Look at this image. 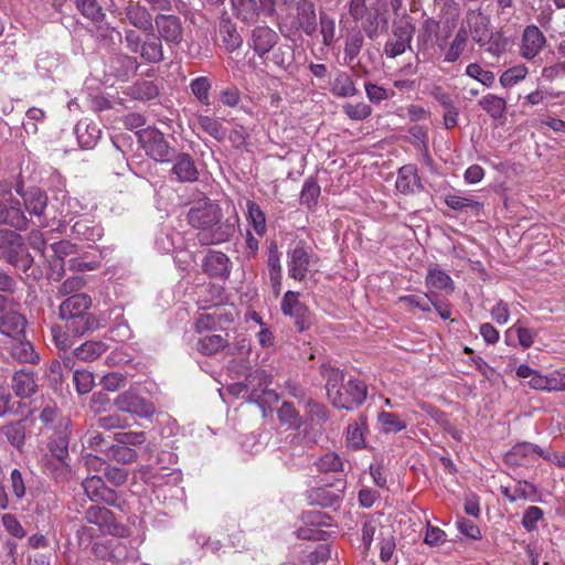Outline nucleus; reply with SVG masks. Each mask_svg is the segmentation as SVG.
Returning <instances> with one entry per match:
<instances>
[{
	"mask_svg": "<svg viewBox=\"0 0 565 565\" xmlns=\"http://www.w3.org/2000/svg\"><path fill=\"white\" fill-rule=\"evenodd\" d=\"M468 34L478 44H483L490 39L489 20L479 11H469L466 15Z\"/></svg>",
	"mask_w": 565,
	"mask_h": 565,
	"instance_id": "dca6fc26",
	"label": "nucleus"
},
{
	"mask_svg": "<svg viewBox=\"0 0 565 565\" xmlns=\"http://www.w3.org/2000/svg\"><path fill=\"white\" fill-rule=\"evenodd\" d=\"M25 318L17 311H9L0 317V332L12 339L24 334Z\"/></svg>",
	"mask_w": 565,
	"mask_h": 565,
	"instance_id": "aec40b11",
	"label": "nucleus"
},
{
	"mask_svg": "<svg viewBox=\"0 0 565 565\" xmlns=\"http://www.w3.org/2000/svg\"><path fill=\"white\" fill-rule=\"evenodd\" d=\"M480 107L493 119H500L507 110V103L502 97L488 94L479 100Z\"/></svg>",
	"mask_w": 565,
	"mask_h": 565,
	"instance_id": "c9c22d12",
	"label": "nucleus"
},
{
	"mask_svg": "<svg viewBox=\"0 0 565 565\" xmlns=\"http://www.w3.org/2000/svg\"><path fill=\"white\" fill-rule=\"evenodd\" d=\"M278 418L282 424H288L292 427H298L300 418L295 407L287 402H284L278 409Z\"/></svg>",
	"mask_w": 565,
	"mask_h": 565,
	"instance_id": "69168bd1",
	"label": "nucleus"
},
{
	"mask_svg": "<svg viewBox=\"0 0 565 565\" xmlns=\"http://www.w3.org/2000/svg\"><path fill=\"white\" fill-rule=\"evenodd\" d=\"M425 284L429 289L444 290L447 294L454 291V281L450 276L438 267L428 269Z\"/></svg>",
	"mask_w": 565,
	"mask_h": 565,
	"instance_id": "c85d7f7f",
	"label": "nucleus"
},
{
	"mask_svg": "<svg viewBox=\"0 0 565 565\" xmlns=\"http://www.w3.org/2000/svg\"><path fill=\"white\" fill-rule=\"evenodd\" d=\"M363 45V36L360 32L350 34L345 41V58L353 61L360 53Z\"/></svg>",
	"mask_w": 565,
	"mask_h": 565,
	"instance_id": "e2e57ef3",
	"label": "nucleus"
},
{
	"mask_svg": "<svg viewBox=\"0 0 565 565\" xmlns=\"http://www.w3.org/2000/svg\"><path fill=\"white\" fill-rule=\"evenodd\" d=\"M138 134V139L142 145L146 153L156 161H169L173 149L164 139L163 134L153 127L141 129Z\"/></svg>",
	"mask_w": 565,
	"mask_h": 565,
	"instance_id": "20e7f679",
	"label": "nucleus"
},
{
	"mask_svg": "<svg viewBox=\"0 0 565 565\" xmlns=\"http://www.w3.org/2000/svg\"><path fill=\"white\" fill-rule=\"evenodd\" d=\"M246 207L248 224L258 236H264L267 231L265 213L260 206L252 200L247 201Z\"/></svg>",
	"mask_w": 565,
	"mask_h": 565,
	"instance_id": "72a5a7b5",
	"label": "nucleus"
},
{
	"mask_svg": "<svg viewBox=\"0 0 565 565\" xmlns=\"http://www.w3.org/2000/svg\"><path fill=\"white\" fill-rule=\"evenodd\" d=\"M330 92L337 97H352L356 95L358 89L350 74L339 72L330 84Z\"/></svg>",
	"mask_w": 565,
	"mask_h": 565,
	"instance_id": "b1692460",
	"label": "nucleus"
},
{
	"mask_svg": "<svg viewBox=\"0 0 565 565\" xmlns=\"http://www.w3.org/2000/svg\"><path fill=\"white\" fill-rule=\"evenodd\" d=\"M171 172L180 182H194L199 178V171L195 162L186 153H179L174 158Z\"/></svg>",
	"mask_w": 565,
	"mask_h": 565,
	"instance_id": "6ab92c4d",
	"label": "nucleus"
},
{
	"mask_svg": "<svg viewBox=\"0 0 565 565\" xmlns=\"http://www.w3.org/2000/svg\"><path fill=\"white\" fill-rule=\"evenodd\" d=\"M125 20L132 26L142 32L153 31V21L151 12L140 2L129 1L124 8Z\"/></svg>",
	"mask_w": 565,
	"mask_h": 565,
	"instance_id": "4468645a",
	"label": "nucleus"
},
{
	"mask_svg": "<svg viewBox=\"0 0 565 565\" xmlns=\"http://www.w3.org/2000/svg\"><path fill=\"white\" fill-rule=\"evenodd\" d=\"M466 74L469 77L480 82L482 85L488 86V87L492 86V84L494 83V79H495L493 72L483 70L477 63L468 64L466 67Z\"/></svg>",
	"mask_w": 565,
	"mask_h": 565,
	"instance_id": "09e8293b",
	"label": "nucleus"
},
{
	"mask_svg": "<svg viewBox=\"0 0 565 565\" xmlns=\"http://www.w3.org/2000/svg\"><path fill=\"white\" fill-rule=\"evenodd\" d=\"M468 43V30L466 26L461 25V28L456 33L450 46L445 53V61L448 63H454L459 60L460 55L466 50Z\"/></svg>",
	"mask_w": 565,
	"mask_h": 565,
	"instance_id": "e433bc0d",
	"label": "nucleus"
},
{
	"mask_svg": "<svg viewBox=\"0 0 565 565\" xmlns=\"http://www.w3.org/2000/svg\"><path fill=\"white\" fill-rule=\"evenodd\" d=\"M316 466L321 472H338L343 470L344 462L338 454L330 451L321 456Z\"/></svg>",
	"mask_w": 565,
	"mask_h": 565,
	"instance_id": "c03bdc74",
	"label": "nucleus"
},
{
	"mask_svg": "<svg viewBox=\"0 0 565 565\" xmlns=\"http://www.w3.org/2000/svg\"><path fill=\"white\" fill-rule=\"evenodd\" d=\"M537 445L526 441L516 444L505 454V461L512 466L525 465L532 455H537Z\"/></svg>",
	"mask_w": 565,
	"mask_h": 565,
	"instance_id": "cd10ccee",
	"label": "nucleus"
},
{
	"mask_svg": "<svg viewBox=\"0 0 565 565\" xmlns=\"http://www.w3.org/2000/svg\"><path fill=\"white\" fill-rule=\"evenodd\" d=\"M223 320L232 322L233 317L227 313H217L216 311L214 313H201L195 320L194 330L199 333L216 330L222 326Z\"/></svg>",
	"mask_w": 565,
	"mask_h": 565,
	"instance_id": "c756f323",
	"label": "nucleus"
},
{
	"mask_svg": "<svg viewBox=\"0 0 565 565\" xmlns=\"http://www.w3.org/2000/svg\"><path fill=\"white\" fill-rule=\"evenodd\" d=\"M445 203L452 210L463 209H477L479 210L481 204L470 198L460 196L457 194H450L445 198Z\"/></svg>",
	"mask_w": 565,
	"mask_h": 565,
	"instance_id": "13d9d810",
	"label": "nucleus"
},
{
	"mask_svg": "<svg viewBox=\"0 0 565 565\" xmlns=\"http://www.w3.org/2000/svg\"><path fill=\"white\" fill-rule=\"evenodd\" d=\"M40 419L45 425H53L57 420V426L63 430H67L70 425V420L67 418H62L58 409L55 406L50 405L43 408L40 414Z\"/></svg>",
	"mask_w": 565,
	"mask_h": 565,
	"instance_id": "864d4df0",
	"label": "nucleus"
},
{
	"mask_svg": "<svg viewBox=\"0 0 565 565\" xmlns=\"http://www.w3.org/2000/svg\"><path fill=\"white\" fill-rule=\"evenodd\" d=\"M366 422L361 418L358 423H352L347 428L345 443L350 449L359 450L365 447Z\"/></svg>",
	"mask_w": 565,
	"mask_h": 565,
	"instance_id": "2f4dec72",
	"label": "nucleus"
},
{
	"mask_svg": "<svg viewBox=\"0 0 565 565\" xmlns=\"http://www.w3.org/2000/svg\"><path fill=\"white\" fill-rule=\"evenodd\" d=\"M13 340L14 342L11 345L13 358L24 363H35L39 360L31 342L22 340L21 337Z\"/></svg>",
	"mask_w": 565,
	"mask_h": 565,
	"instance_id": "4c0bfd02",
	"label": "nucleus"
},
{
	"mask_svg": "<svg viewBox=\"0 0 565 565\" xmlns=\"http://www.w3.org/2000/svg\"><path fill=\"white\" fill-rule=\"evenodd\" d=\"M446 532L437 526L429 524L426 525L424 542L429 546H438L446 541Z\"/></svg>",
	"mask_w": 565,
	"mask_h": 565,
	"instance_id": "774afa93",
	"label": "nucleus"
},
{
	"mask_svg": "<svg viewBox=\"0 0 565 565\" xmlns=\"http://www.w3.org/2000/svg\"><path fill=\"white\" fill-rule=\"evenodd\" d=\"M278 40L279 35L275 30L267 25H258L253 29L248 44L255 54L263 58L275 47Z\"/></svg>",
	"mask_w": 565,
	"mask_h": 565,
	"instance_id": "9d476101",
	"label": "nucleus"
},
{
	"mask_svg": "<svg viewBox=\"0 0 565 565\" xmlns=\"http://www.w3.org/2000/svg\"><path fill=\"white\" fill-rule=\"evenodd\" d=\"M543 518V511L536 505L529 507L522 518V525L527 532L536 530L537 522Z\"/></svg>",
	"mask_w": 565,
	"mask_h": 565,
	"instance_id": "680f3d73",
	"label": "nucleus"
},
{
	"mask_svg": "<svg viewBox=\"0 0 565 565\" xmlns=\"http://www.w3.org/2000/svg\"><path fill=\"white\" fill-rule=\"evenodd\" d=\"M188 223L199 231L201 245H215L227 242L236 232L235 222L223 220L222 209L212 202L193 206L186 215Z\"/></svg>",
	"mask_w": 565,
	"mask_h": 565,
	"instance_id": "f257e3e1",
	"label": "nucleus"
},
{
	"mask_svg": "<svg viewBox=\"0 0 565 565\" xmlns=\"http://www.w3.org/2000/svg\"><path fill=\"white\" fill-rule=\"evenodd\" d=\"M22 236L11 230L0 227V252L2 254L10 247L20 246Z\"/></svg>",
	"mask_w": 565,
	"mask_h": 565,
	"instance_id": "338daca9",
	"label": "nucleus"
},
{
	"mask_svg": "<svg viewBox=\"0 0 565 565\" xmlns=\"http://www.w3.org/2000/svg\"><path fill=\"white\" fill-rule=\"evenodd\" d=\"M211 82L207 77L201 76L198 78H194L191 84V90L193 95L203 104L209 106L211 104L210 102V89H211Z\"/></svg>",
	"mask_w": 565,
	"mask_h": 565,
	"instance_id": "de8ad7c7",
	"label": "nucleus"
},
{
	"mask_svg": "<svg viewBox=\"0 0 565 565\" xmlns=\"http://www.w3.org/2000/svg\"><path fill=\"white\" fill-rule=\"evenodd\" d=\"M235 17L244 23H254L260 14L257 0H231Z\"/></svg>",
	"mask_w": 565,
	"mask_h": 565,
	"instance_id": "4be33fe9",
	"label": "nucleus"
},
{
	"mask_svg": "<svg viewBox=\"0 0 565 565\" xmlns=\"http://www.w3.org/2000/svg\"><path fill=\"white\" fill-rule=\"evenodd\" d=\"M395 185L397 191L404 194L414 192L416 188H419L420 182L416 168L412 164L402 167L398 170Z\"/></svg>",
	"mask_w": 565,
	"mask_h": 565,
	"instance_id": "5701e85b",
	"label": "nucleus"
},
{
	"mask_svg": "<svg viewBox=\"0 0 565 565\" xmlns=\"http://www.w3.org/2000/svg\"><path fill=\"white\" fill-rule=\"evenodd\" d=\"M76 9L93 22H103L106 14L97 0H74Z\"/></svg>",
	"mask_w": 565,
	"mask_h": 565,
	"instance_id": "58836bf2",
	"label": "nucleus"
},
{
	"mask_svg": "<svg viewBox=\"0 0 565 565\" xmlns=\"http://www.w3.org/2000/svg\"><path fill=\"white\" fill-rule=\"evenodd\" d=\"M513 332L516 334L519 344L523 349H527V348L532 347V344L534 343L535 333L532 330L523 327L520 323V321H516L511 328H509L507 330V332H505L507 339Z\"/></svg>",
	"mask_w": 565,
	"mask_h": 565,
	"instance_id": "8fccbe9b",
	"label": "nucleus"
},
{
	"mask_svg": "<svg viewBox=\"0 0 565 565\" xmlns=\"http://www.w3.org/2000/svg\"><path fill=\"white\" fill-rule=\"evenodd\" d=\"M273 62L282 70H288L295 60L294 50L290 45H280L273 53Z\"/></svg>",
	"mask_w": 565,
	"mask_h": 565,
	"instance_id": "603ef678",
	"label": "nucleus"
},
{
	"mask_svg": "<svg viewBox=\"0 0 565 565\" xmlns=\"http://www.w3.org/2000/svg\"><path fill=\"white\" fill-rule=\"evenodd\" d=\"M198 125L204 132L217 140L223 139L225 136L223 125L217 118L200 115L198 117Z\"/></svg>",
	"mask_w": 565,
	"mask_h": 565,
	"instance_id": "79ce46f5",
	"label": "nucleus"
},
{
	"mask_svg": "<svg viewBox=\"0 0 565 565\" xmlns=\"http://www.w3.org/2000/svg\"><path fill=\"white\" fill-rule=\"evenodd\" d=\"M83 488L92 501L105 502L109 505H114L117 501V493L105 484L100 476L87 477L83 481Z\"/></svg>",
	"mask_w": 565,
	"mask_h": 565,
	"instance_id": "ddd939ff",
	"label": "nucleus"
},
{
	"mask_svg": "<svg viewBox=\"0 0 565 565\" xmlns=\"http://www.w3.org/2000/svg\"><path fill=\"white\" fill-rule=\"evenodd\" d=\"M281 311L284 315L295 319L298 331H303L308 327L309 311L307 307L299 301V294L287 291L281 301Z\"/></svg>",
	"mask_w": 565,
	"mask_h": 565,
	"instance_id": "f8f14e48",
	"label": "nucleus"
},
{
	"mask_svg": "<svg viewBox=\"0 0 565 565\" xmlns=\"http://www.w3.org/2000/svg\"><path fill=\"white\" fill-rule=\"evenodd\" d=\"M319 195V184L313 180H307L300 193L301 203L306 204L307 206H312L317 203Z\"/></svg>",
	"mask_w": 565,
	"mask_h": 565,
	"instance_id": "6e6d98bb",
	"label": "nucleus"
},
{
	"mask_svg": "<svg viewBox=\"0 0 565 565\" xmlns=\"http://www.w3.org/2000/svg\"><path fill=\"white\" fill-rule=\"evenodd\" d=\"M343 113L351 119L355 121H362L369 118L372 114V108L366 103H347L342 106Z\"/></svg>",
	"mask_w": 565,
	"mask_h": 565,
	"instance_id": "49530a36",
	"label": "nucleus"
},
{
	"mask_svg": "<svg viewBox=\"0 0 565 565\" xmlns=\"http://www.w3.org/2000/svg\"><path fill=\"white\" fill-rule=\"evenodd\" d=\"M297 28L307 35H312L317 30V14L313 2L300 0L297 2Z\"/></svg>",
	"mask_w": 565,
	"mask_h": 565,
	"instance_id": "a211bd4d",
	"label": "nucleus"
},
{
	"mask_svg": "<svg viewBox=\"0 0 565 565\" xmlns=\"http://www.w3.org/2000/svg\"><path fill=\"white\" fill-rule=\"evenodd\" d=\"M439 24L433 19H426L423 22L422 30L418 34V43L423 46H428L433 43V39L438 31Z\"/></svg>",
	"mask_w": 565,
	"mask_h": 565,
	"instance_id": "bf43d9fd",
	"label": "nucleus"
},
{
	"mask_svg": "<svg viewBox=\"0 0 565 565\" xmlns=\"http://www.w3.org/2000/svg\"><path fill=\"white\" fill-rule=\"evenodd\" d=\"M7 225L14 227L18 231L26 230L29 221L21 210L19 200L13 199L11 195L7 199L6 210Z\"/></svg>",
	"mask_w": 565,
	"mask_h": 565,
	"instance_id": "a878e982",
	"label": "nucleus"
},
{
	"mask_svg": "<svg viewBox=\"0 0 565 565\" xmlns=\"http://www.w3.org/2000/svg\"><path fill=\"white\" fill-rule=\"evenodd\" d=\"M204 271L221 279H227L231 274V260L222 252L210 250L203 262Z\"/></svg>",
	"mask_w": 565,
	"mask_h": 565,
	"instance_id": "2eb2a0df",
	"label": "nucleus"
},
{
	"mask_svg": "<svg viewBox=\"0 0 565 565\" xmlns=\"http://www.w3.org/2000/svg\"><path fill=\"white\" fill-rule=\"evenodd\" d=\"M321 376L326 380L324 388H337L344 380L343 373L328 364L321 366Z\"/></svg>",
	"mask_w": 565,
	"mask_h": 565,
	"instance_id": "5fc2aeb1",
	"label": "nucleus"
},
{
	"mask_svg": "<svg viewBox=\"0 0 565 565\" xmlns=\"http://www.w3.org/2000/svg\"><path fill=\"white\" fill-rule=\"evenodd\" d=\"M154 24L158 38L168 45H179L183 40V23L174 14H157Z\"/></svg>",
	"mask_w": 565,
	"mask_h": 565,
	"instance_id": "6e6552de",
	"label": "nucleus"
},
{
	"mask_svg": "<svg viewBox=\"0 0 565 565\" xmlns=\"http://www.w3.org/2000/svg\"><path fill=\"white\" fill-rule=\"evenodd\" d=\"M414 32L415 25L409 17L403 14L398 21L393 22L392 38L384 45V54L390 58L402 55L411 47Z\"/></svg>",
	"mask_w": 565,
	"mask_h": 565,
	"instance_id": "7ed1b4c3",
	"label": "nucleus"
},
{
	"mask_svg": "<svg viewBox=\"0 0 565 565\" xmlns=\"http://www.w3.org/2000/svg\"><path fill=\"white\" fill-rule=\"evenodd\" d=\"M90 306L92 298L87 294L72 295L60 305V317L72 334L79 337L99 327L98 320L88 313Z\"/></svg>",
	"mask_w": 565,
	"mask_h": 565,
	"instance_id": "f03ea898",
	"label": "nucleus"
},
{
	"mask_svg": "<svg viewBox=\"0 0 565 565\" xmlns=\"http://www.w3.org/2000/svg\"><path fill=\"white\" fill-rule=\"evenodd\" d=\"M228 347V338L222 334H205L199 338L196 349L204 355H213Z\"/></svg>",
	"mask_w": 565,
	"mask_h": 565,
	"instance_id": "bb28decb",
	"label": "nucleus"
},
{
	"mask_svg": "<svg viewBox=\"0 0 565 565\" xmlns=\"http://www.w3.org/2000/svg\"><path fill=\"white\" fill-rule=\"evenodd\" d=\"M218 32L228 52H234L242 46L243 39L237 31L236 24L230 18L221 19Z\"/></svg>",
	"mask_w": 565,
	"mask_h": 565,
	"instance_id": "412c9836",
	"label": "nucleus"
},
{
	"mask_svg": "<svg viewBox=\"0 0 565 565\" xmlns=\"http://www.w3.org/2000/svg\"><path fill=\"white\" fill-rule=\"evenodd\" d=\"M529 73L525 65L520 64L504 71L500 76V84L503 87H512L523 81Z\"/></svg>",
	"mask_w": 565,
	"mask_h": 565,
	"instance_id": "a18cd8bd",
	"label": "nucleus"
},
{
	"mask_svg": "<svg viewBox=\"0 0 565 565\" xmlns=\"http://www.w3.org/2000/svg\"><path fill=\"white\" fill-rule=\"evenodd\" d=\"M316 260V255L310 247L298 244L288 252L287 266L289 277L299 281L303 280L310 267L317 263Z\"/></svg>",
	"mask_w": 565,
	"mask_h": 565,
	"instance_id": "423d86ee",
	"label": "nucleus"
},
{
	"mask_svg": "<svg viewBox=\"0 0 565 565\" xmlns=\"http://www.w3.org/2000/svg\"><path fill=\"white\" fill-rule=\"evenodd\" d=\"M320 33L322 35V43L326 46H330L335 36V21L334 18L324 12L320 13Z\"/></svg>",
	"mask_w": 565,
	"mask_h": 565,
	"instance_id": "3c124183",
	"label": "nucleus"
},
{
	"mask_svg": "<svg viewBox=\"0 0 565 565\" xmlns=\"http://www.w3.org/2000/svg\"><path fill=\"white\" fill-rule=\"evenodd\" d=\"M76 134L79 145L85 149L93 148L100 138L102 131L94 124L78 122Z\"/></svg>",
	"mask_w": 565,
	"mask_h": 565,
	"instance_id": "f704fd0d",
	"label": "nucleus"
},
{
	"mask_svg": "<svg viewBox=\"0 0 565 565\" xmlns=\"http://www.w3.org/2000/svg\"><path fill=\"white\" fill-rule=\"evenodd\" d=\"M115 405L120 412L147 419L156 413L153 403L139 395L137 391H124L115 399Z\"/></svg>",
	"mask_w": 565,
	"mask_h": 565,
	"instance_id": "39448f33",
	"label": "nucleus"
},
{
	"mask_svg": "<svg viewBox=\"0 0 565 565\" xmlns=\"http://www.w3.org/2000/svg\"><path fill=\"white\" fill-rule=\"evenodd\" d=\"M546 44L543 32L534 24L527 25L522 34L520 54L526 60L536 57Z\"/></svg>",
	"mask_w": 565,
	"mask_h": 565,
	"instance_id": "9b49d317",
	"label": "nucleus"
},
{
	"mask_svg": "<svg viewBox=\"0 0 565 565\" xmlns=\"http://www.w3.org/2000/svg\"><path fill=\"white\" fill-rule=\"evenodd\" d=\"M379 539L381 561L384 563L391 562L393 559L396 548L395 537L392 534L385 536L381 532Z\"/></svg>",
	"mask_w": 565,
	"mask_h": 565,
	"instance_id": "4d7b16f0",
	"label": "nucleus"
},
{
	"mask_svg": "<svg viewBox=\"0 0 565 565\" xmlns=\"http://www.w3.org/2000/svg\"><path fill=\"white\" fill-rule=\"evenodd\" d=\"M26 211L34 216H42L47 205V195L40 189H31L22 194Z\"/></svg>",
	"mask_w": 565,
	"mask_h": 565,
	"instance_id": "393cba45",
	"label": "nucleus"
},
{
	"mask_svg": "<svg viewBox=\"0 0 565 565\" xmlns=\"http://www.w3.org/2000/svg\"><path fill=\"white\" fill-rule=\"evenodd\" d=\"M516 376L530 379L531 388H565V374L557 371L550 376H544L529 365L521 364L516 369Z\"/></svg>",
	"mask_w": 565,
	"mask_h": 565,
	"instance_id": "1a4fd4ad",
	"label": "nucleus"
},
{
	"mask_svg": "<svg viewBox=\"0 0 565 565\" xmlns=\"http://www.w3.org/2000/svg\"><path fill=\"white\" fill-rule=\"evenodd\" d=\"M367 391H327L328 397L337 408L352 411L366 398Z\"/></svg>",
	"mask_w": 565,
	"mask_h": 565,
	"instance_id": "f3484780",
	"label": "nucleus"
},
{
	"mask_svg": "<svg viewBox=\"0 0 565 565\" xmlns=\"http://www.w3.org/2000/svg\"><path fill=\"white\" fill-rule=\"evenodd\" d=\"M267 267L269 277L277 278L281 275L280 254L275 242H271L268 247Z\"/></svg>",
	"mask_w": 565,
	"mask_h": 565,
	"instance_id": "052dcab7",
	"label": "nucleus"
},
{
	"mask_svg": "<svg viewBox=\"0 0 565 565\" xmlns=\"http://www.w3.org/2000/svg\"><path fill=\"white\" fill-rule=\"evenodd\" d=\"M381 527V520L379 516L375 515L366 516L365 520L362 522L361 542L364 555H366L370 552L374 537Z\"/></svg>",
	"mask_w": 565,
	"mask_h": 565,
	"instance_id": "7c9ffc66",
	"label": "nucleus"
},
{
	"mask_svg": "<svg viewBox=\"0 0 565 565\" xmlns=\"http://www.w3.org/2000/svg\"><path fill=\"white\" fill-rule=\"evenodd\" d=\"M108 350L103 341H86L74 350V354L82 361H94Z\"/></svg>",
	"mask_w": 565,
	"mask_h": 565,
	"instance_id": "473e14b6",
	"label": "nucleus"
},
{
	"mask_svg": "<svg viewBox=\"0 0 565 565\" xmlns=\"http://www.w3.org/2000/svg\"><path fill=\"white\" fill-rule=\"evenodd\" d=\"M73 234L77 237L95 242L98 241L103 236V230L98 225H90L88 221L82 220L77 221L72 227Z\"/></svg>",
	"mask_w": 565,
	"mask_h": 565,
	"instance_id": "a19ab883",
	"label": "nucleus"
},
{
	"mask_svg": "<svg viewBox=\"0 0 565 565\" xmlns=\"http://www.w3.org/2000/svg\"><path fill=\"white\" fill-rule=\"evenodd\" d=\"M140 56L150 63H158L163 60L162 41L159 38H152L142 42L138 52Z\"/></svg>",
	"mask_w": 565,
	"mask_h": 565,
	"instance_id": "ea45409f",
	"label": "nucleus"
},
{
	"mask_svg": "<svg viewBox=\"0 0 565 565\" xmlns=\"http://www.w3.org/2000/svg\"><path fill=\"white\" fill-rule=\"evenodd\" d=\"M49 448L58 461L64 462L68 457V438L66 430L61 429V433L50 440Z\"/></svg>",
	"mask_w": 565,
	"mask_h": 565,
	"instance_id": "37998d69",
	"label": "nucleus"
},
{
	"mask_svg": "<svg viewBox=\"0 0 565 565\" xmlns=\"http://www.w3.org/2000/svg\"><path fill=\"white\" fill-rule=\"evenodd\" d=\"M364 87L369 100L373 104H379L388 99L394 94L393 92L373 83H365Z\"/></svg>",
	"mask_w": 565,
	"mask_h": 565,
	"instance_id": "0e129e2a",
	"label": "nucleus"
},
{
	"mask_svg": "<svg viewBox=\"0 0 565 565\" xmlns=\"http://www.w3.org/2000/svg\"><path fill=\"white\" fill-rule=\"evenodd\" d=\"M85 520L98 526L99 531L104 534L113 536H126L127 529L117 523L113 512L106 508L93 505L85 512Z\"/></svg>",
	"mask_w": 565,
	"mask_h": 565,
	"instance_id": "0eeeda50",
	"label": "nucleus"
}]
</instances>
